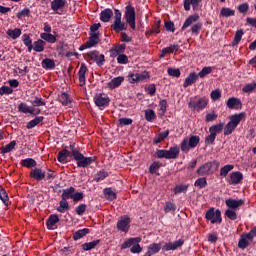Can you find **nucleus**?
Listing matches in <instances>:
<instances>
[{"instance_id":"f257e3e1","label":"nucleus","mask_w":256,"mask_h":256,"mask_svg":"<svg viewBox=\"0 0 256 256\" xmlns=\"http://www.w3.org/2000/svg\"><path fill=\"white\" fill-rule=\"evenodd\" d=\"M247 114L245 112H241L238 114H233L229 116V122L224 127V135H231L235 129L239 126V123L245 121Z\"/></svg>"},{"instance_id":"f03ea898","label":"nucleus","mask_w":256,"mask_h":256,"mask_svg":"<svg viewBox=\"0 0 256 256\" xmlns=\"http://www.w3.org/2000/svg\"><path fill=\"white\" fill-rule=\"evenodd\" d=\"M219 169V162H206L202 166L197 169V173L200 177H205L207 175L213 174V171H217Z\"/></svg>"},{"instance_id":"7ed1b4c3","label":"nucleus","mask_w":256,"mask_h":256,"mask_svg":"<svg viewBox=\"0 0 256 256\" xmlns=\"http://www.w3.org/2000/svg\"><path fill=\"white\" fill-rule=\"evenodd\" d=\"M141 241V237L130 238L121 245V249H128V247H131V253H141V251H143V248L139 245Z\"/></svg>"},{"instance_id":"20e7f679","label":"nucleus","mask_w":256,"mask_h":256,"mask_svg":"<svg viewBox=\"0 0 256 256\" xmlns=\"http://www.w3.org/2000/svg\"><path fill=\"white\" fill-rule=\"evenodd\" d=\"M72 157L77 161V167H89V165L95 161V157H84V155L77 150H72Z\"/></svg>"},{"instance_id":"39448f33","label":"nucleus","mask_w":256,"mask_h":256,"mask_svg":"<svg viewBox=\"0 0 256 256\" xmlns=\"http://www.w3.org/2000/svg\"><path fill=\"white\" fill-rule=\"evenodd\" d=\"M122 14L119 10H115L114 22L111 25V30L116 33H121V31L127 30V24L121 21Z\"/></svg>"},{"instance_id":"423d86ee","label":"nucleus","mask_w":256,"mask_h":256,"mask_svg":"<svg viewBox=\"0 0 256 256\" xmlns=\"http://www.w3.org/2000/svg\"><path fill=\"white\" fill-rule=\"evenodd\" d=\"M199 136H191L189 139L185 138L181 143V151L184 153H189L191 149H195L199 145Z\"/></svg>"},{"instance_id":"0eeeda50","label":"nucleus","mask_w":256,"mask_h":256,"mask_svg":"<svg viewBox=\"0 0 256 256\" xmlns=\"http://www.w3.org/2000/svg\"><path fill=\"white\" fill-rule=\"evenodd\" d=\"M149 79V72H129L128 74V81L129 83H143V81H147Z\"/></svg>"},{"instance_id":"6e6552de","label":"nucleus","mask_w":256,"mask_h":256,"mask_svg":"<svg viewBox=\"0 0 256 256\" xmlns=\"http://www.w3.org/2000/svg\"><path fill=\"white\" fill-rule=\"evenodd\" d=\"M189 109L192 111H203L205 107H207V99L206 98H191L188 104Z\"/></svg>"},{"instance_id":"1a4fd4ad","label":"nucleus","mask_w":256,"mask_h":256,"mask_svg":"<svg viewBox=\"0 0 256 256\" xmlns=\"http://www.w3.org/2000/svg\"><path fill=\"white\" fill-rule=\"evenodd\" d=\"M206 219L208 221H211L212 224H220L222 221L221 218V210L217 209L215 210V208H210L207 212H206Z\"/></svg>"},{"instance_id":"9d476101","label":"nucleus","mask_w":256,"mask_h":256,"mask_svg":"<svg viewBox=\"0 0 256 256\" xmlns=\"http://www.w3.org/2000/svg\"><path fill=\"white\" fill-rule=\"evenodd\" d=\"M87 57L89 61H92V63H96L98 67H103V63H105V55L100 54L97 51L88 52Z\"/></svg>"},{"instance_id":"9b49d317","label":"nucleus","mask_w":256,"mask_h":256,"mask_svg":"<svg viewBox=\"0 0 256 256\" xmlns=\"http://www.w3.org/2000/svg\"><path fill=\"white\" fill-rule=\"evenodd\" d=\"M125 20L131 29H135V8L131 5L126 6Z\"/></svg>"},{"instance_id":"f8f14e48","label":"nucleus","mask_w":256,"mask_h":256,"mask_svg":"<svg viewBox=\"0 0 256 256\" xmlns=\"http://www.w3.org/2000/svg\"><path fill=\"white\" fill-rule=\"evenodd\" d=\"M131 223V219L129 216H122L117 222V229L118 231H122V233H128L129 232V225Z\"/></svg>"},{"instance_id":"ddd939ff","label":"nucleus","mask_w":256,"mask_h":256,"mask_svg":"<svg viewBox=\"0 0 256 256\" xmlns=\"http://www.w3.org/2000/svg\"><path fill=\"white\" fill-rule=\"evenodd\" d=\"M225 203L228 206V209L239 211V207H243V205H245V200L229 198L225 201Z\"/></svg>"},{"instance_id":"4468645a","label":"nucleus","mask_w":256,"mask_h":256,"mask_svg":"<svg viewBox=\"0 0 256 256\" xmlns=\"http://www.w3.org/2000/svg\"><path fill=\"white\" fill-rule=\"evenodd\" d=\"M184 244H185V240L183 239L176 240L175 242L166 243L162 247V251H175V249H179V247H183Z\"/></svg>"},{"instance_id":"2eb2a0df","label":"nucleus","mask_w":256,"mask_h":256,"mask_svg":"<svg viewBox=\"0 0 256 256\" xmlns=\"http://www.w3.org/2000/svg\"><path fill=\"white\" fill-rule=\"evenodd\" d=\"M110 101L111 100L107 96H102L101 94H98L94 97V103L100 109L108 107Z\"/></svg>"},{"instance_id":"dca6fc26","label":"nucleus","mask_w":256,"mask_h":256,"mask_svg":"<svg viewBox=\"0 0 256 256\" xmlns=\"http://www.w3.org/2000/svg\"><path fill=\"white\" fill-rule=\"evenodd\" d=\"M241 181H243V173L239 171L230 173L229 185H239Z\"/></svg>"},{"instance_id":"f3484780","label":"nucleus","mask_w":256,"mask_h":256,"mask_svg":"<svg viewBox=\"0 0 256 256\" xmlns=\"http://www.w3.org/2000/svg\"><path fill=\"white\" fill-rule=\"evenodd\" d=\"M58 221H59V216H57V214L50 215L46 222L47 229H49L50 231L57 229Z\"/></svg>"},{"instance_id":"a211bd4d","label":"nucleus","mask_w":256,"mask_h":256,"mask_svg":"<svg viewBox=\"0 0 256 256\" xmlns=\"http://www.w3.org/2000/svg\"><path fill=\"white\" fill-rule=\"evenodd\" d=\"M197 79H199V75L195 72H191L185 79L183 87L187 89V87H190V85L197 83Z\"/></svg>"},{"instance_id":"6ab92c4d","label":"nucleus","mask_w":256,"mask_h":256,"mask_svg":"<svg viewBox=\"0 0 256 256\" xmlns=\"http://www.w3.org/2000/svg\"><path fill=\"white\" fill-rule=\"evenodd\" d=\"M125 81V77L118 76L113 78L110 82H108L107 87L108 89H117V87H121V84Z\"/></svg>"},{"instance_id":"aec40b11","label":"nucleus","mask_w":256,"mask_h":256,"mask_svg":"<svg viewBox=\"0 0 256 256\" xmlns=\"http://www.w3.org/2000/svg\"><path fill=\"white\" fill-rule=\"evenodd\" d=\"M127 46L125 44H119L117 46H114L110 49V56L115 58L119 55H121V53H125V48Z\"/></svg>"},{"instance_id":"412c9836","label":"nucleus","mask_w":256,"mask_h":256,"mask_svg":"<svg viewBox=\"0 0 256 256\" xmlns=\"http://www.w3.org/2000/svg\"><path fill=\"white\" fill-rule=\"evenodd\" d=\"M228 109H241V99L232 97L226 103Z\"/></svg>"},{"instance_id":"4be33fe9","label":"nucleus","mask_w":256,"mask_h":256,"mask_svg":"<svg viewBox=\"0 0 256 256\" xmlns=\"http://www.w3.org/2000/svg\"><path fill=\"white\" fill-rule=\"evenodd\" d=\"M249 241H253V239L249 237V234H243L238 242L239 249H247V247H249Z\"/></svg>"},{"instance_id":"5701e85b","label":"nucleus","mask_w":256,"mask_h":256,"mask_svg":"<svg viewBox=\"0 0 256 256\" xmlns=\"http://www.w3.org/2000/svg\"><path fill=\"white\" fill-rule=\"evenodd\" d=\"M177 51H179V45L178 44H172V45L162 49L160 57L163 58V57H165V55H169V54L175 53Z\"/></svg>"},{"instance_id":"b1692460","label":"nucleus","mask_w":256,"mask_h":256,"mask_svg":"<svg viewBox=\"0 0 256 256\" xmlns=\"http://www.w3.org/2000/svg\"><path fill=\"white\" fill-rule=\"evenodd\" d=\"M161 251V244L153 243L148 246V251L144 254V256H152L156 255Z\"/></svg>"},{"instance_id":"393cba45","label":"nucleus","mask_w":256,"mask_h":256,"mask_svg":"<svg viewBox=\"0 0 256 256\" xmlns=\"http://www.w3.org/2000/svg\"><path fill=\"white\" fill-rule=\"evenodd\" d=\"M87 73V66L85 64H81L80 69L78 71V79L80 83V87L85 85V75Z\"/></svg>"},{"instance_id":"a878e982","label":"nucleus","mask_w":256,"mask_h":256,"mask_svg":"<svg viewBox=\"0 0 256 256\" xmlns=\"http://www.w3.org/2000/svg\"><path fill=\"white\" fill-rule=\"evenodd\" d=\"M30 176L36 181H43L45 179V172L39 168H35L31 171Z\"/></svg>"},{"instance_id":"bb28decb","label":"nucleus","mask_w":256,"mask_h":256,"mask_svg":"<svg viewBox=\"0 0 256 256\" xmlns=\"http://www.w3.org/2000/svg\"><path fill=\"white\" fill-rule=\"evenodd\" d=\"M179 153V146H173L169 150H166L168 159H177V157H179Z\"/></svg>"},{"instance_id":"cd10ccee","label":"nucleus","mask_w":256,"mask_h":256,"mask_svg":"<svg viewBox=\"0 0 256 256\" xmlns=\"http://www.w3.org/2000/svg\"><path fill=\"white\" fill-rule=\"evenodd\" d=\"M111 17H113V10L111 9H105L100 14V19L104 23H109V21H111Z\"/></svg>"},{"instance_id":"c85d7f7f","label":"nucleus","mask_w":256,"mask_h":256,"mask_svg":"<svg viewBox=\"0 0 256 256\" xmlns=\"http://www.w3.org/2000/svg\"><path fill=\"white\" fill-rule=\"evenodd\" d=\"M45 41L39 39L33 43V50L36 51V53H43L45 51Z\"/></svg>"},{"instance_id":"c756f323","label":"nucleus","mask_w":256,"mask_h":256,"mask_svg":"<svg viewBox=\"0 0 256 256\" xmlns=\"http://www.w3.org/2000/svg\"><path fill=\"white\" fill-rule=\"evenodd\" d=\"M75 193V188L73 186L64 189L62 193V199L67 201V199H73V195Z\"/></svg>"},{"instance_id":"7c9ffc66","label":"nucleus","mask_w":256,"mask_h":256,"mask_svg":"<svg viewBox=\"0 0 256 256\" xmlns=\"http://www.w3.org/2000/svg\"><path fill=\"white\" fill-rule=\"evenodd\" d=\"M199 20V15H191L189 16L186 21L184 22L182 29H187V27H191L193 23H196V21Z\"/></svg>"},{"instance_id":"2f4dec72","label":"nucleus","mask_w":256,"mask_h":256,"mask_svg":"<svg viewBox=\"0 0 256 256\" xmlns=\"http://www.w3.org/2000/svg\"><path fill=\"white\" fill-rule=\"evenodd\" d=\"M104 197L108 199V201H115V199H117V193H115L111 188H105Z\"/></svg>"},{"instance_id":"473e14b6","label":"nucleus","mask_w":256,"mask_h":256,"mask_svg":"<svg viewBox=\"0 0 256 256\" xmlns=\"http://www.w3.org/2000/svg\"><path fill=\"white\" fill-rule=\"evenodd\" d=\"M65 7V0H53L51 2L52 11H59V9H63Z\"/></svg>"},{"instance_id":"72a5a7b5","label":"nucleus","mask_w":256,"mask_h":256,"mask_svg":"<svg viewBox=\"0 0 256 256\" xmlns=\"http://www.w3.org/2000/svg\"><path fill=\"white\" fill-rule=\"evenodd\" d=\"M6 35H8V37H10L11 39H19V37H21V29H8Z\"/></svg>"},{"instance_id":"f704fd0d","label":"nucleus","mask_w":256,"mask_h":256,"mask_svg":"<svg viewBox=\"0 0 256 256\" xmlns=\"http://www.w3.org/2000/svg\"><path fill=\"white\" fill-rule=\"evenodd\" d=\"M87 46L90 47H95V45L99 44V34H90L89 40L86 42Z\"/></svg>"},{"instance_id":"c9c22d12","label":"nucleus","mask_w":256,"mask_h":256,"mask_svg":"<svg viewBox=\"0 0 256 256\" xmlns=\"http://www.w3.org/2000/svg\"><path fill=\"white\" fill-rule=\"evenodd\" d=\"M87 234H89V229H87V228L78 230L74 233L73 239H74V241H79V239H83V237H85V235H87Z\"/></svg>"},{"instance_id":"e433bc0d","label":"nucleus","mask_w":256,"mask_h":256,"mask_svg":"<svg viewBox=\"0 0 256 256\" xmlns=\"http://www.w3.org/2000/svg\"><path fill=\"white\" fill-rule=\"evenodd\" d=\"M57 211L59 213H67V211H69V202L62 198V200L59 203V207L57 208Z\"/></svg>"},{"instance_id":"4c0bfd02","label":"nucleus","mask_w":256,"mask_h":256,"mask_svg":"<svg viewBox=\"0 0 256 256\" xmlns=\"http://www.w3.org/2000/svg\"><path fill=\"white\" fill-rule=\"evenodd\" d=\"M223 127H224V124L219 123V124L211 126L209 128V131H210V133H212V135L217 136L219 133H221V131H223Z\"/></svg>"},{"instance_id":"58836bf2","label":"nucleus","mask_w":256,"mask_h":256,"mask_svg":"<svg viewBox=\"0 0 256 256\" xmlns=\"http://www.w3.org/2000/svg\"><path fill=\"white\" fill-rule=\"evenodd\" d=\"M145 119H146V121L151 123L157 119V114H155V111H153L151 109H147V110H145Z\"/></svg>"},{"instance_id":"ea45409f","label":"nucleus","mask_w":256,"mask_h":256,"mask_svg":"<svg viewBox=\"0 0 256 256\" xmlns=\"http://www.w3.org/2000/svg\"><path fill=\"white\" fill-rule=\"evenodd\" d=\"M71 156V152L68 150H62L61 152L58 153L57 159L60 163H65L67 161V157Z\"/></svg>"},{"instance_id":"a19ab883","label":"nucleus","mask_w":256,"mask_h":256,"mask_svg":"<svg viewBox=\"0 0 256 256\" xmlns=\"http://www.w3.org/2000/svg\"><path fill=\"white\" fill-rule=\"evenodd\" d=\"M221 17H235V10L224 7L220 11Z\"/></svg>"},{"instance_id":"79ce46f5","label":"nucleus","mask_w":256,"mask_h":256,"mask_svg":"<svg viewBox=\"0 0 256 256\" xmlns=\"http://www.w3.org/2000/svg\"><path fill=\"white\" fill-rule=\"evenodd\" d=\"M40 37L44 41H47V43H55L57 41V38L51 33H41Z\"/></svg>"},{"instance_id":"37998d69","label":"nucleus","mask_w":256,"mask_h":256,"mask_svg":"<svg viewBox=\"0 0 256 256\" xmlns=\"http://www.w3.org/2000/svg\"><path fill=\"white\" fill-rule=\"evenodd\" d=\"M43 116H37L35 117V119L31 120L28 124H27V129H33L34 127H37V125H39V123H41L43 121Z\"/></svg>"},{"instance_id":"c03bdc74","label":"nucleus","mask_w":256,"mask_h":256,"mask_svg":"<svg viewBox=\"0 0 256 256\" xmlns=\"http://www.w3.org/2000/svg\"><path fill=\"white\" fill-rule=\"evenodd\" d=\"M99 245V240H94L92 242H88L82 245V249L84 251H91V249H95Z\"/></svg>"},{"instance_id":"a18cd8bd","label":"nucleus","mask_w":256,"mask_h":256,"mask_svg":"<svg viewBox=\"0 0 256 256\" xmlns=\"http://www.w3.org/2000/svg\"><path fill=\"white\" fill-rule=\"evenodd\" d=\"M0 199L4 203V205H9V196L7 195V191L5 188L0 185Z\"/></svg>"},{"instance_id":"49530a36","label":"nucleus","mask_w":256,"mask_h":256,"mask_svg":"<svg viewBox=\"0 0 256 256\" xmlns=\"http://www.w3.org/2000/svg\"><path fill=\"white\" fill-rule=\"evenodd\" d=\"M16 145H17V143L15 141H11L9 144H7L1 148V153H3V154L10 153V151H13L15 149Z\"/></svg>"},{"instance_id":"de8ad7c7","label":"nucleus","mask_w":256,"mask_h":256,"mask_svg":"<svg viewBox=\"0 0 256 256\" xmlns=\"http://www.w3.org/2000/svg\"><path fill=\"white\" fill-rule=\"evenodd\" d=\"M42 67L44 69H55V61L49 58H46L42 61Z\"/></svg>"},{"instance_id":"09e8293b","label":"nucleus","mask_w":256,"mask_h":256,"mask_svg":"<svg viewBox=\"0 0 256 256\" xmlns=\"http://www.w3.org/2000/svg\"><path fill=\"white\" fill-rule=\"evenodd\" d=\"M243 35H244V32L242 29L238 30L236 33H235V36H234V40L232 42V45L235 46V45H239V43H241V39H243Z\"/></svg>"},{"instance_id":"8fccbe9b","label":"nucleus","mask_w":256,"mask_h":256,"mask_svg":"<svg viewBox=\"0 0 256 256\" xmlns=\"http://www.w3.org/2000/svg\"><path fill=\"white\" fill-rule=\"evenodd\" d=\"M18 111L20 113H30V115H33V110L25 103H20L18 105Z\"/></svg>"},{"instance_id":"3c124183","label":"nucleus","mask_w":256,"mask_h":256,"mask_svg":"<svg viewBox=\"0 0 256 256\" xmlns=\"http://www.w3.org/2000/svg\"><path fill=\"white\" fill-rule=\"evenodd\" d=\"M234 166L231 164L225 165L220 169V176L221 177H227L230 171H233Z\"/></svg>"},{"instance_id":"603ef678","label":"nucleus","mask_w":256,"mask_h":256,"mask_svg":"<svg viewBox=\"0 0 256 256\" xmlns=\"http://www.w3.org/2000/svg\"><path fill=\"white\" fill-rule=\"evenodd\" d=\"M187 189H189V185H178L174 187L173 193L175 195H179V193H187Z\"/></svg>"},{"instance_id":"864d4df0","label":"nucleus","mask_w":256,"mask_h":256,"mask_svg":"<svg viewBox=\"0 0 256 256\" xmlns=\"http://www.w3.org/2000/svg\"><path fill=\"white\" fill-rule=\"evenodd\" d=\"M242 91H243V93H253V91H256V82L246 84L242 88Z\"/></svg>"},{"instance_id":"5fc2aeb1","label":"nucleus","mask_w":256,"mask_h":256,"mask_svg":"<svg viewBox=\"0 0 256 256\" xmlns=\"http://www.w3.org/2000/svg\"><path fill=\"white\" fill-rule=\"evenodd\" d=\"M226 217L230 219L231 221H236L237 219V210H233L231 208H228L225 212Z\"/></svg>"},{"instance_id":"6e6d98bb","label":"nucleus","mask_w":256,"mask_h":256,"mask_svg":"<svg viewBox=\"0 0 256 256\" xmlns=\"http://www.w3.org/2000/svg\"><path fill=\"white\" fill-rule=\"evenodd\" d=\"M194 187H199V189L207 187V178H198L194 183Z\"/></svg>"},{"instance_id":"4d7b16f0","label":"nucleus","mask_w":256,"mask_h":256,"mask_svg":"<svg viewBox=\"0 0 256 256\" xmlns=\"http://www.w3.org/2000/svg\"><path fill=\"white\" fill-rule=\"evenodd\" d=\"M22 165L23 167L31 168L37 166V162L32 158H27L22 160Z\"/></svg>"},{"instance_id":"13d9d810","label":"nucleus","mask_w":256,"mask_h":256,"mask_svg":"<svg viewBox=\"0 0 256 256\" xmlns=\"http://www.w3.org/2000/svg\"><path fill=\"white\" fill-rule=\"evenodd\" d=\"M59 101H60V103H62V105H69V103H71V98H69V94L62 93L59 96Z\"/></svg>"},{"instance_id":"bf43d9fd","label":"nucleus","mask_w":256,"mask_h":256,"mask_svg":"<svg viewBox=\"0 0 256 256\" xmlns=\"http://www.w3.org/2000/svg\"><path fill=\"white\" fill-rule=\"evenodd\" d=\"M109 174L105 171V170H102L100 172H98L95 177H94V181H96L97 183H99V181H103V179H106V177L108 176Z\"/></svg>"},{"instance_id":"052dcab7","label":"nucleus","mask_w":256,"mask_h":256,"mask_svg":"<svg viewBox=\"0 0 256 256\" xmlns=\"http://www.w3.org/2000/svg\"><path fill=\"white\" fill-rule=\"evenodd\" d=\"M33 107H45V100L41 97H35L34 101H32Z\"/></svg>"},{"instance_id":"680f3d73","label":"nucleus","mask_w":256,"mask_h":256,"mask_svg":"<svg viewBox=\"0 0 256 256\" xmlns=\"http://www.w3.org/2000/svg\"><path fill=\"white\" fill-rule=\"evenodd\" d=\"M213 71V68L211 67H204L197 75L198 77H200L201 79H203V77H207V75H209V73H211Z\"/></svg>"},{"instance_id":"e2e57ef3","label":"nucleus","mask_w":256,"mask_h":256,"mask_svg":"<svg viewBox=\"0 0 256 256\" xmlns=\"http://www.w3.org/2000/svg\"><path fill=\"white\" fill-rule=\"evenodd\" d=\"M117 62L119 65H127V63H129V57L125 54H120L117 56Z\"/></svg>"},{"instance_id":"0e129e2a","label":"nucleus","mask_w":256,"mask_h":256,"mask_svg":"<svg viewBox=\"0 0 256 256\" xmlns=\"http://www.w3.org/2000/svg\"><path fill=\"white\" fill-rule=\"evenodd\" d=\"M167 73L170 77H181V71L179 69L168 68Z\"/></svg>"},{"instance_id":"69168bd1","label":"nucleus","mask_w":256,"mask_h":256,"mask_svg":"<svg viewBox=\"0 0 256 256\" xmlns=\"http://www.w3.org/2000/svg\"><path fill=\"white\" fill-rule=\"evenodd\" d=\"M161 168V163L159 162H153L150 165L149 171L150 173L153 175L156 171H159V169Z\"/></svg>"},{"instance_id":"338daca9","label":"nucleus","mask_w":256,"mask_h":256,"mask_svg":"<svg viewBox=\"0 0 256 256\" xmlns=\"http://www.w3.org/2000/svg\"><path fill=\"white\" fill-rule=\"evenodd\" d=\"M13 93V88L9 86H2L0 88V95H11Z\"/></svg>"},{"instance_id":"774afa93","label":"nucleus","mask_w":256,"mask_h":256,"mask_svg":"<svg viewBox=\"0 0 256 256\" xmlns=\"http://www.w3.org/2000/svg\"><path fill=\"white\" fill-rule=\"evenodd\" d=\"M238 11L239 13H247L249 11V4L248 3H243V4H240L238 6Z\"/></svg>"}]
</instances>
